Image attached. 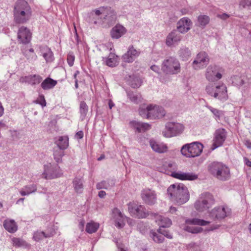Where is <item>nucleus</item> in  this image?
I'll return each mask as SVG.
<instances>
[{"label":"nucleus","mask_w":251,"mask_h":251,"mask_svg":"<svg viewBox=\"0 0 251 251\" xmlns=\"http://www.w3.org/2000/svg\"><path fill=\"white\" fill-rule=\"evenodd\" d=\"M226 138V131L224 128H219L214 133V143L212 146V150H214L223 145Z\"/></svg>","instance_id":"15"},{"label":"nucleus","mask_w":251,"mask_h":251,"mask_svg":"<svg viewBox=\"0 0 251 251\" xmlns=\"http://www.w3.org/2000/svg\"><path fill=\"white\" fill-rule=\"evenodd\" d=\"M129 84L132 88H138L141 86V80L138 76L133 75L129 76Z\"/></svg>","instance_id":"44"},{"label":"nucleus","mask_w":251,"mask_h":251,"mask_svg":"<svg viewBox=\"0 0 251 251\" xmlns=\"http://www.w3.org/2000/svg\"><path fill=\"white\" fill-rule=\"evenodd\" d=\"M115 185V180L113 179H107L105 180H102L96 185L97 189H110Z\"/></svg>","instance_id":"30"},{"label":"nucleus","mask_w":251,"mask_h":251,"mask_svg":"<svg viewBox=\"0 0 251 251\" xmlns=\"http://www.w3.org/2000/svg\"><path fill=\"white\" fill-rule=\"evenodd\" d=\"M230 17L229 15L224 13L222 14H218L217 15V17L220 18L221 19L223 20H226L227 19H228Z\"/></svg>","instance_id":"61"},{"label":"nucleus","mask_w":251,"mask_h":251,"mask_svg":"<svg viewBox=\"0 0 251 251\" xmlns=\"http://www.w3.org/2000/svg\"><path fill=\"white\" fill-rule=\"evenodd\" d=\"M128 211L131 216L138 218H145L148 215V211L144 206L138 205L134 202L128 204Z\"/></svg>","instance_id":"11"},{"label":"nucleus","mask_w":251,"mask_h":251,"mask_svg":"<svg viewBox=\"0 0 251 251\" xmlns=\"http://www.w3.org/2000/svg\"><path fill=\"white\" fill-rule=\"evenodd\" d=\"M106 10V7H100L98 9H95L93 11L96 16H99L102 15L103 16V12H105Z\"/></svg>","instance_id":"57"},{"label":"nucleus","mask_w":251,"mask_h":251,"mask_svg":"<svg viewBox=\"0 0 251 251\" xmlns=\"http://www.w3.org/2000/svg\"><path fill=\"white\" fill-rule=\"evenodd\" d=\"M106 193L104 191L101 190L99 192L98 196L100 198H103L106 196Z\"/></svg>","instance_id":"64"},{"label":"nucleus","mask_w":251,"mask_h":251,"mask_svg":"<svg viewBox=\"0 0 251 251\" xmlns=\"http://www.w3.org/2000/svg\"><path fill=\"white\" fill-rule=\"evenodd\" d=\"M165 168H166L168 170H174L176 168V165L175 163L169 162L167 163L164 165Z\"/></svg>","instance_id":"59"},{"label":"nucleus","mask_w":251,"mask_h":251,"mask_svg":"<svg viewBox=\"0 0 251 251\" xmlns=\"http://www.w3.org/2000/svg\"><path fill=\"white\" fill-rule=\"evenodd\" d=\"M151 119H159L164 117L165 115V111L163 107L153 105L151 104Z\"/></svg>","instance_id":"26"},{"label":"nucleus","mask_w":251,"mask_h":251,"mask_svg":"<svg viewBox=\"0 0 251 251\" xmlns=\"http://www.w3.org/2000/svg\"><path fill=\"white\" fill-rule=\"evenodd\" d=\"M214 203L213 196L209 193H204L195 202L194 206L197 210L203 212L210 208Z\"/></svg>","instance_id":"8"},{"label":"nucleus","mask_w":251,"mask_h":251,"mask_svg":"<svg viewBox=\"0 0 251 251\" xmlns=\"http://www.w3.org/2000/svg\"><path fill=\"white\" fill-rule=\"evenodd\" d=\"M122 58L125 62L127 63L132 62L135 60V58L128 51L123 55Z\"/></svg>","instance_id":"55"},{"label":"nucleus","mask_w":251,"mask_h":251,"mask_svg":"<svg viewBox=\"0 0 251 251\" xmlns=\"http://www.w3.org/2000/svg\"><path fill=\"white\" fill-rule=\"evenodd\" d=\"M170 199L178 205L186 202L189 199V193L187 188L182 183L174 184L167 189Z\"/></svg>","instance_id":"2"},{"label":"nucleus","mask_w":251,"mask_h":251,"mask_svg":"<svg viewBox=\"0 0 251 251\" xmlns=\"http://www.w3.org/2000/svg\"><path fill=\"white\" fill-rule=\"evenodd\" d=\"M150 236L155 243H162L164 242V237L157 231L156 232L151 230L150 231Z\"/></svg>","instance_id":"43"},{"label":"nucleus","mask_w":251,"mask_h":251,"mask_svg":"<svg viewBox=\"0 0 251 251\" xmlns=\"http://www.w3.org/2000/svg\"><path fill=\"white\" fill-rule=\"evenodd\" d=\"M157 231L160 233L161 234V235L164 237H166L168 239H172L173 238V235L172 234L169 232L168 230L162 229L161 227L158 228L157 230Z\"/></svg>","instance_id":"51"},{"label":"nucleus","mask_w":251,"mask_h":251,"mask_svg":"<svg viewBox=\"0 0 251 251\" xmlns=\"http://www.w3.org/2000/svg\"><path fill=\"white\" fill-rule=\"evenodd\" d=\"M209 218L213 220L220 221L226 216V212L224 207H217L213 209L209 213Z\"/></svg>","instance_id":"20"},{"label":"nucleus","mask_w":251,"mask_h":251,"mask_svg":"<svg viewBox=\"0 0 251 251\" xmlns=\"http://www.w3.org/2000/svg\"><path fill=\"white\" fill-rule=\"evenodd\" d=\"M209 63V57L207 53L201 51L197 54L192 65L194 69L198 70L206 67Z\"/></svg>","instance_id":"12"},{"label":"nucleus","mask_w":251,"mask_h":251,"mask_svg":"<svg viewBox=\"0 0 251 251\" xmlns=\"http://www.w3.org/2000/svg\"><path fill=\"white\" fill-rule=\"evenodd\" d=\"M209 17L205 15H201L198 17V22L196 25L201 28H204L209 23Z\"/></svg>","instance_id":"37"},{"label":"nucleus","mask_w":251,"mask_h":251,"mask_svg":"<svg viewBox=\"0 0 251 251\" xmlns=\"http://www.w3.org/2000/svg\"><path fill=\"white\" fill-rule=\"evenodd\" d=\"M205 90L209 95L222 101H225L228 99L227 88L224 84L219 85H208L206 86Z\"/></svg>","instance_id":"4"},{"label":"nucleus","mask_w":251,"mask_h":251,"mask_svg":"<svg viewBox=\"0 0 251 251\" xmlns=\"http://www.w3.org/2000/svg\"><path fill=\"white\" fill-rule=\"evenodd\" d=\"M99 227V224L95 223H89L86 225V231L89 233H95Z\"/></svg>","instance_id":"45"},{"label":"nucleus","mask_w":251,"mask_h":251,"mask_svg":"<svg viewBox=\"0 0 251 251\" xmlns=\"http://www.w3.org/2000/svg\"><path fill=\"white\" fill-rule=\"evenodd\" d=\"M151 104L148 105L146 108L140 107L139 109V113L141 116L148 119H151Z\"/></svg>","instance_id":"40"},{"label":"nucleus","mask_w":251,"mask_h":251,"mask_svg":"<svg viewBox=\"0 0 251 251\" xmlns=\"http://www.w3.org/2000/svg\"><path fill=\"white\" fill-rule=\"evenodd\" d=\"M113 213L116 226L119 228L123 227L125 226V219L126 218V216L123 214L118 208L114 209Z\"/></svg>","instance_id":"22"},{"label":"nucleus","mask_w":251,"mask_h":251,"mask_svg":"<svg viewBox=\"0 0 251 251\" xmlns=\"http://www.w3.org/2000/svg\"><path fill=\"white\" fill-rule=\"evenodd\" d=\"M186 223L189 225L204 226L209 224L210 222L197 218H193L186 220Z\"/></svg>","instance_id":"38"},{"label":"nucleus","mask_w":251,"mask_h":251,"mask_svg":"<svg viewBox=\"0 0 251 251\" xmlns=\"http://www.w3.org/2000/svg\"><path fill=\"white\" fill-rule=\"evenodd\" d=\"M31 35L32 34L29 29L26 27L22 26L18 30V41L23 44H28L31 40Z\"/></svg>","instance_id":"16"},{"label":"nucleus","mask_w":251,"mask_h":251,"mask_svg":"<svg viewBox=\"0 0 251 251\" xmlns=\"http://www.w3.org/2000/svg\"><path fill=\"white\" fill-rule=\"evenodd\" d=\"M73 185L75 192L78 194L83 192V180L82 178L75 177L73 181Z\"/></svg>","instance_id":"34"},{"label":"nucleus","mask_w":251,"mask_h":251,"mask_svg":"<svg viewBox=\"0 0 251 251\" xmlns=\"http://www.w3.org/2000/svg\"><path fill=\"white\" fill-rule=\"evenodd\" d=\"M65 155L64 151L59 148H54L53 156V158L57 163L62 162V157Z\"/></svg>","instance_id":"36"},{"label":"nucleus","mask_w":251,"mask_h":251,"mask_svg":"<svg viewBox=\"0 0 251 251\" xmlns=\"http://www.w3.org/2000/svg\"><path fill=\"white\" fill-rule=\"evenodd\" d=\"M126 93L128 98L134 103L138 104L142 101L143 98L140 93L132 91H127Z\"/></svg>","instance_id":"35"},{"label":"nucleus","mask_w":251,"mask_h":251,"mask_svg":"<svg viewBox=\"0 0 251 251\" xmlns=\"http://www.w3.org/2000/svg\"><path fill=\"white\" fill-rule=\"evenodd\" d=\"M37 185L31 184L24 186L20 191V193L22 196H27L30 194L35 193L37 191Z\"/></svg>","instance_id":"32"},{"label":"nucleus","mask_w":251,"mask_h":251,"mask_svg":"<svg viewBox=\"0 0 251 251\" xmlns=\"http://www.w3.org/2000/svg\"><path fill=\"white\" fill-rule=\"evenodd\" d=\"M185 230L192 233H198L202 231V228L200 227L190 226H187L185 227Z\"/></svg>","instance_id":"50"},{"label":"nucleus","mask_w":251,"mask_h":251,"mask_svg":"<svg viewBox=\"0 0 251 251\" xmlns=\"http://www.w3.org/2000/svg\"><path fill=\"white\" fill-rule=\"evenodd\" d=\"M63 173L58 165L55 167L50 165V166H45L44 172L42 174V177L45 179H53L62 176Z\"/></svg>","instance_id":"13"},{"label":"nucleus","mask_w":251,"mask_h":251,"mask_svg":"<svg viewBox=\"0 0 251 251\" xmlns=\"http://www.w3.org/2000/svg\"><path fill=\"white\" fill-rule=\"evenodd\" d=\"M150 145L151 149L155 152L164 153L167 151L168 147L166 145L163 143H159L154 140H150Z\"/></svg>","instance_id":"27"},{"label":"nucleus","mask_w":251,"mask_h":251,"mask_svg":"<svg viewBox=\"0 0 251 251\" xmlns=\"http://www.w3.org/2000/svg\"><path fill=\"white\" fill-rule=\"evenodd\" d=\"M83 135H84L83 132L82 131L80 130V131L77 132L76 133L75 136L77 139H80L83 137Z\"/></svg>","instance_id":"63"},{"label":"nucleus","mask_w":251,"mask_h":251,"mask_svg":"<svg viewBox=\"0 0 251 251\" xmlns=\"http://www.w3.org/2000/svg\"><path fill=\"white\" fill-rule=\"evenodd\" d=\"M57 83L56 80L48 77L42 81L41 87L44 90H48L53 88Z\"/></svg>","instance_id":"29"},{"label":"nucleus","mask_w":251,"mask_h":251,"mask_svg":"<svg viewBox=\"0 0 251 251\" xmlns=\"http://www.w3.org/2000/svg\"><path fill=\"white\" fill-rule=\"evenodd\" d=\"M4 228L10 233H14L17 230V226L13 220H5L3 222Z\"/></svg>","instance_id":"33"},{"label":"nucleus","mask_w":251,"mask_h":251,"mask_svg":"<svg viewBox=\"0 0 251 251\" xmlns=\"http://www.w3.org/2000/svg\"><path fill=\"white\" fill-rule=\"evenodd\" d=\"M192 21L188 17L181 18L176 24V29L181 33L187 32L192 25Z\"/></svg>","instance_id":"17"},{"label":"nucleus","mask_w":251,"mask_h":251,"mask_svg":"<svg viewBox=\"0 0 251 251\" xmlns=\"http://www.w3.org/2000/svg\"><path fill=\"white\" fill-rule=\"evenodd\" d=\"M127 51L130 54L132 55L135 59L139 55L140 52L135 50L133 46L130 47Z\"/></svg>","instance_id":"56"},{"label":"nucleus","mask_w":251,"mask_h":251,"mask_svg":"<svg viewBox=\"0 0 251 251\" xmlns=\"http://www.w3.org/2000/svg\"><path fill=\"white\" fill-rule=\"evenodd\" d=\"M209 173L217 179L226 181L230 177L229 168L220 162H213L207 167Z\"/></svg>","instance_id":"3"},{"label":"nucleus","mask_w":251,"mask_h":251,"mask_svg":"<svg viewBox=\"0 0 251 251\" xmlns=\"http://www.w3.org/2000/svg\"><path fill=\"white\" fill-rule=\"evenodd\" d=\"M141 196L144 202L148 205H153L157 200L156 194L153 190L145 188L142 190Z\"/></svg>","instance_id":"14"},{"label":"nucleus","mask_w":251,"mask_h":251,"mask_svg":"<svg viewBox=\"0 0 251 251\" xmlns=\"http://www.w3.org/2000/svg\"><path fill=\"white\" fill-rule=\"evenodd\" d=\"M129 124L130 126L139 133L145 132L150 129L151 128V125L146 123L133 121L130 122Z\"/></svg>","instance_id":"23"},{"label":"nucleus","mask_w":251,"mask_h":251,"mask_svg":"<svg viewBox=\"0 0 251 251\" xmlns=\"http://www.w3.org/2000/svg\"><path fill=\"white\" fill-rule=\"evenodd\" d=\"M171 176L181 180H194L198 176L193 173H184L181 171L172 172Z\"/></svg>","instance_id":"19"},{"label":"nucleus","mask_w":251,"mask_h":251,"mask_svg":"<svg viewBox=\"0 0 251 251\" xmlns=\"http://www.w3.org/2000/svg\"><path fill=\"white\" fill-rule=\"evenodd\" d=\"M205 106L212 112L215 119L217 120H220L224 114V112L222 110H219L208 105H206Z\"/></svg>","instance_id":"41"},{"label":"nucleus","mask_w":251,"mask_h":251,"mask_svg":"<svg viewBox=\"0 0 251 251\" xmlns=\"http://www.w3.org/2000/svg\"><path fill=\"white\" fill-rule=\"evenodd\" d=\"M126 32V28L118 24L113 27L110 31V35L113 39H119Z\"/></svg>","instance_id":"25"},{"label":"nucleus","mask_w":251,"mask_h":251,"mask_svg":"<svg viewBox=\"0 0 251 251\" xmlns=\"http://www.w3.org/2000/svg\"><path fill=\"white\" fill-rule=\"evenodd\" d=\"M184 129V126L176 122H167L162 131V135L166 138H171L181 134Z\"/></svg>","instance_id":"9"},{"label":"nucleus","mask_w":251,"mask_h":251,"mask_svg":"<svg viewBox=\"0 0 251 251\" xmlns=\"http://www.w3.org/2000/svg\"><path fill=\"white\" fill-rule=\"evenodd\" d=\"M32 11L27 1L18 0L14 4L13 9L14 21L17 24L27 23L31 18Z\"/></svg>","instance_id":"1"},{"label":"nucleus","mask_w":251,"mask_h":251,"mask_svg":"<svg viewBox=\"0 0 251 251\" xmlns=\"http://www.w3.org/2000/svg\"><path fill=\"white\" fill-rule=\"evenodd\" d=\"M88 111V106L84 101H81L79 105V112L81 120H84Z\"/></svg>","instance_id":"42"},{"label":"nucleus","mask_w":251,"mask_h":251,"mask_svg":"<svg viewBox=\"0 0 251 251\" xmlns=\"http://www.w3.org/2000/svg\"><path fill=\"white\" fill-rule=\"evenodd\" d=\"M231 81L232 83L237 86H241L244 84V80L243 78L238 75H233L231 77Z\"/></svg>","instance_id":"47"},{"label":"nucleus","mask_w":251,"mask_h":251,"mask_svg":"<svg viewBox=\"0 0 251 251\" xmlns=\"http://www.w3.org/2000/svg\"><path fill=\"white\" fill-rule=\"evenodd\" d=\"M251 6V0H241L239 2V8L242 9Z\"/></svg>","instance_id":"52"},{"label":"nucleus","mask_w":251,"mask_h":251,"mask_svg":"<svg viewBox=\"0 0 251 251\" xmlns=\"http://www.w3.org/2000/svg\"><path fill=\"white\" fill-rule=\"evenodd\" d=\"M105 62L106 64L109 67H113L115 66L117 62L115 54L110 53L106 58Z\"/></svg>","instance_id":"48"},{"label":"nucleus","mask_w":251,"mask_h":251,"mask_svg":"<svg viewBox=\"0 0 251 251\" xmlns=\"http://www.w3.org/2000/svg\"><path fill=\"white\" fill-rule=\"evenodd\" d=\"M13 245L18 247L28 248L29 245L25 240L18 238H14L13 239Z\"/></svg>","instance_id":"46"},{"label":"nucleus","mask_w":251,"mask_h":251,"mask_svg":"<svg viewBox=\"0 0 251 251\" xmlns=\"http://www.w3.org/2000/svg\"><path fill=\"white\" fill-rule=\"evenodd\" d=\"M224 69L218 65H210L205 71V76L206 79L210 82H215L221 79Z\"/></svg>","instance_id":"10"},{"label":"nucleus","mask_w":251,"mask_h":251,"mask_svg":"<svg viewBox=\"0 0 251 251\" xmlns=\"http://www.w3.org/2000/svg\"><path fill=\"white\" fill-rule=\"evenodd\" d=\"M35 102L40 104L43 107L46 106V101L43 95H40L38 99L35 101Z\"/></svg>","instance_id":"53"},{"label":"nucleus","mask_w":251,"mask_h":251,"mask_svg":"<svg viewBox=\"0 0 251 251\" xmlns=\"http://www.w3.org/2000/svg\"><path fill=\"white\" fill-rule=\"evenodd\" d=\"M180 33L177 29L172 31L166 37L165 42L166 45L171 46L180 42L182 38Z\"/></svg>","instance_id":"21"},{"label":"nucleus","mask_w":251,"mask_h":251,"mask_svg":"<svg viewBox=\"0 0 251 251\" xmlns=\"http://www.w3.org/2000/svg\"><path fill=\"white\" fill-rule=\"evenodd\" d=\"M117 19L116 13L110 7H106L105 12H103V16L100 17V21L95 20L93 24L101 25L103 27H109L114 25Z\"/></svg>","instance_id":"7"},{"label":"nucleus","mask_w":251,"mask_h":251,"mask_svg":"<svg viewBox=\"0 0 251 251\" xmlns=\"http://www.w3.org/2000/svg\"><path fill=\"white\" fill-rule=\"evenodd\" d=\"M25 56L26 59L30 61L32 60H34V57L36 56V55L35 53L30 54V53L25 52Z\"/></svg>","instance_id":"60"},{"label":"nucleus","mask_w":251,"mask_h":251,"mask_svg":"<svg viewBox=\"0 0 251 251\" xmlns=\"http://www.w3.org/2000/svg\"><path fill=\"white\" fill-rule=\"evenodd\" d=\"M50 236L49 234H46L44 231H37L34 234L33 239L36 241H39L44 238H48Z\"/></svg>","instance_id":"49"},{"label":"nucleus","mask_w":251,"mask_h":251,"mask_svg":"<svg viewBox=\"0 0 251 251\" xmlns=\"http://www.w3.org/2000/svg\"><path fill=\"white\" fill-rule=\"evenodd\" d=\"M179 57L183 60H187L191 55L190 50L188 48L183 47L178 51Z\"/></svg>","instance_id":"39"},{"label":"nucleus","mask_w":251,"mask_h":251,"mask_svg":"<svg viewBox=\"0 0 251 251\" xmlns=\"http://www.w3.org/2000/svg\"><path fill=\"white\" fill-rule=\"evenodd\" d=\"M39 50L47 64L50 63L54 60V54L51 49L46 45L40 46Z\"/></svg>","instance_id":"18"},{"label":"nucleus","mask_w":251,"mask_h":251,"mask_svg":"<svg viewBox=\"0 0 251 251\" xmlns=\"http://www.w3.org/2000/svg\"><path fill=\"white\" fill-rule=\"evenodd\" d=\"M155 222L158 223L160 227H168L172 224L171 219L159 215H156L155 216Z\"/></svg>","instance_id":"28"},{"label":"nucleus","mask_w":251,"mask_h":251,"mask_svg":"<svg viewBox=\"0 0 251 251\" xmlns=\"http://www.w3.org/2000/svg\"><path fill=\"white\" fill-rule=\"evenodd\" d=\"M55 144L57 145L56 148L65 150L69 146V138L66 136H59L58 140L55 142Z\"/></svg>","instance_id":"31"},{"label":"nucleus","mask_w":251,"mask_h":251,"mask_svg":"<svg viewBox=\"0 0 251 251\" xmlns=\"http://www.w3.org/2000/svg\"><path fill=\"white\" fill-rule=\"evenodd\" d=\"M151 69L154 72L159 74L160 71V68L159 66L153 65L151 67Z\"/></svg>","instance_id":"62"},{"label":"nucleus","mask_w":251,"mask_h":251,"mask_svg":"<svg viewBox=\"0 0 251 251\" xmlns=\"http://www.w3.org/2000/svg\"><path fill=\"white\" fill-rule=\"evenodd\" d=\"M75 60V56L73 54H68L67 56V62L70 66H72Z\"/></svg>","instance_id":"58"},{"label":"nucleus","mask_w":251,"mask_h":251,"mask_svg":"<svg viewBox=\"0 0 251 251\" xmlns=\"http://www.w3.org/2000/svg\"><path fill=\"white\" fill-rule=\"evenodd\" d=\"M161 70L166 74H176L180 71V63L175 57H168L163 61Z\"/></svg>","instance_id":"5"},{"label":"nucleus","mask_w":251,"mask_h":251,"mask_svg":"<svg viewBox=\"0 0 251 251\" xmlns=\"http://www.w3.org/2000/svg\"><path fill=\"white\" fill-rule=\"evenodd\" d=\"M122 58L125 62L127 63L132 62L135 60V58L128 51L123 55Z\"/></svg>","instance_id":"54"},{"label":"nucleus","mask_w":251,"mask_h":251,"mask_svg":"<svg viewBox=\"0 0 251 251\" xmlns=\"http://www.w3.org/2000/svg\"><path fill=\"white\" fill-rule=\"evenodd\" d=\"M43 78L40 75H29L23 77L20 79L22 82L27 83L31 85L39 84L42 81Z\"/></svg>","instance_id":"24"},{"label":"nucleus","mask_w":251,"mask_h":251,"mask_svg":"<svg viewBox=\"0 0 251 251\" xmlns=\"http://www.w3.org/2000/svg\"><path fill=\"white\" fill-rule=\"evenodd\" d=\"M202 144L195 142L183 145L181 149V152L187 157H195L199 156L203 150Z\"/></svg>","instance_id":"6"}]
</instances>
